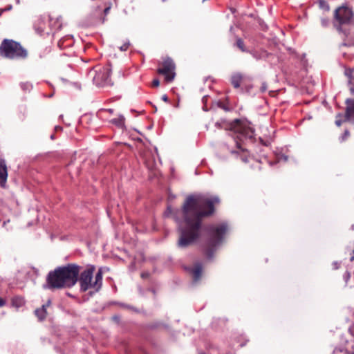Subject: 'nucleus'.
<instances>
[{"label":"nucleus","instance_id":"obj_1","mask_svg":"<svg viewBox=\"0 0 354 354\" xmlns=\"http://www.w3.org/2000/svg\"><path fill=\"white\" fill-rule=\"evenodd\" d=\"M219 203L218 196L205 198L189 195L186 197L180 209L185 226L179 228L178 248H188L200 238L203 218L212 216L215 212L214 205Z\"/></svg>","mask_w":354,"mask_h":354},{"label":"nucleus","instance_id":"obj_2","mask_svg":"<svg viewBox=\"0 0 354 354\" xmlns=\"http://www.w3.org/2000/svg\"><path fill=\"white\" fill-rule=\"evenodd\" d=\"M94 265H88L84 269L76 263L58 266L50 271L46 277L49 288H73L79 282L80 288H101L103 268L95 272Z\"/></svg>","mask_w":354,"mask_h":354},{"label":"nucleus","instance_id":"obj_3","mask_svg":"<svg viewBox=\"0 0 354 354\" xmlns=\"http://www.w3.org/2000/svg\"><path fill=\"white\" fill-rule=\"evenodd\" d=\"M227 231L226 224H220L209 227V237L203 245V252L207 259H212L217 247L223 242Z\"/></svg>","mask_w":354,"mask_h":354},{"label":"nucleus","instance_id":"obj_4","mask_svg":"<svg viewBox=\"0 0 354 354\" xmlns=\"http://www.w3.org/2000/svg\"><path fill=\"white\" fill-rule=\"evenodd\" d=\"M1 54L9 59H25L28 51L19 42L5 39L1 42Z\"/></svg>","mask_w":354,"mask_h":354},{"label":"nucleus","instance_id":"obj_5","mask_svg":"<svg viewBox=\"0 0 354 354\" xmlns=\"http://www.w3.org/2000/svg\"><path fill=\"white\" fill-rule=\"evenodd\" d=\"M250 123L245 120L235 119L232 122L221 125L220 122H216V126L221 129L224 128L239 134L245 138H252L254 136V129L250 126Z\"/></svg>","mask_w":354,"mask_h":354},{"label":"nucleus","instance_id":"obj_6","mask_svg":"<svg viewBox=\"0 0 354 354\" xmlns=\"http://www.w3.org/2000/svg\"><path fill=\"white\" fill-rule=\"evenodd\" d=\"M175 70L176 64L174 60L170 57H166L162 62L158 64L157 73L164 75L165 82H171L175 78Z\"/></svg>","mask_w":354,"mask_h":354},{"label":"nucleus","instance_id":"obj_7","mask_svg":"<svg viewBox=\"0 0 354 354\" xmlns=\"http://www.w3.org/2000/svg\"><path fill=\"white\" fill-rule=\"evenodd\" d=\"M93 80L98 86H112L113 83L110 79L111 68L109 66H97L94 68Z\"/></svg>","mask_w":354,"mask_h":354},{"label":"nucleus","instance_id":"obj_8","mask_svg":"<svg viewBox=\"0 0 354 354\" xmlns=\"http://www.w3.org/2000/svg\"><path fill=\"white\" fill-rule=\"evenodd\" d=\"M353 12L351 8L347 6H341L337 8L334 12V18L338 22L337 29L340 31L341 26L350 24L352 22Z\"/></svg>","mask_w":354,"mask_h":354},{"label":"nucleus","instance_id":"obj_9","mask_svg":"<svg viewBox=\"0 0 354 354\" xmlns=\"http://www.w3.org/2000/svg\"><path fill=\"white\" fill-rule=\"evenodd\" d=\"M51 299H48L46 302L40 308L35 310L34 314L39 322H43L47 317V308L51 305Z\"/></svg>","mask_w":354,"mask_h":354},{"label":"nucleus","instance_id":"obj_10","mask_svg":"<svg viewBox=\"0 0 354 354\" xmlns=\"http://www.w3.org/2000/svg\"><path fill=\"white\" fill-rule=\"evenodd\" d=\"M203 272V266L200 262H196L191 268L190 272L194 281H198L201 279Z\"/></svg>","mask_w":354,"mask_h":354},{"label":"nucleus","instance_id":"obj_11","mask_svg":"<svg viewBox=\"0 0 354 354\" xmlns=\"http://www.w3.org/2000/svg\"><path fill=\"white\" fill-rule=\"evenodd\" d=\"M245 77L241 73H235L230 77V82L235 88L241 86V84L245 80Z\"/></svg>","mask_w":354,"mask_h":354},{"label":"nucleus","instance_id":"obj_12","mask_svg":"<svg viewBox=\"0 0 354 354\" xmlns=\"http://www.w3.org/2000/svg\"><path fill=\"white\" fill-rule=\"evenodd\" d=\"M347 107L345 113V120L354 118V100H347Z\"/></svg>","mask_w":354,"mask_h":354},{"label":"nucleus","instance_id":"obj_13","mask_svg":"<svg viewBox=\"0 0 354 354\" xmlns=\"http://www.w3.org/2000/svg\"><path fill=\"white\" fill-rule=\"evenodd\" d=\"M25 304L26 301L22 297L15 296L11 299V306L17 309L24 306Z\"/></svg>","mask_w":354,"mask_h":354},{"label":"nucleus","instance_id":"obj_14","mask_svg":"<svg viewBox=\"0 0 354 354\" xmlns=\"http://www.w3.org/2000/svg\"><path fill=\"white\" fill-rule=\"evenodd\" d=\"M125 118L123 115H120L117 118H114L110 120V122L119 128H123L124 127Z\"/></svg>","mask_w":354,"mask_h":354},{"label":"nucleus","instance_id":"obj_15","mask_svg":"<svg viewBox=\"0 0 354 354\" xmlns=\"http://www.w3.org/2000/svg\"><path fill=\"white\" fill-rule=\"evenodd\" d=\"M8 176L7 168L4 162L1 160V187H4Z\"/></svg>","mask_w":354,"mask_h":354},{"label":"nucleus","instance_id":"obj_16","mask_svg":"<svg viewBox=\"0 0 354 354\" xmlns=\"http://www.w3.org/2000/svg\"><path fill=\"white\" fill-rule=\"evenodd\" d=\"M344 74L348 77L349 84L354 86V69L346 68Z\"/></svg>","mask_w":354,"mask_h":354},{"label":"nucleus","instance_id":"obj_17","mask_svg":"<svg viewBox=\"0 0 354 354\" xmlns=\"http://www.w3.org/2000/svg\"><path fill=\"white\" fill-rule=\"evenodd\" d=\"M353 351L351 352L347 349L336 348L333 351V354L343 353V354H354V344L351 345Z\"/></svg>","mask_w":354,"mask_h":354},{"label":"nucleus","instance_id":"obj_18","mask_svg":"<svg viewBox=\"0 0 354 354\" xmlns=\"http://www.w3.org/2000/svg\"><path fill=\"white\" fill-rule=\"evenodd\" d=\"M317 3H318V6L319 7L325 10V11H327L328 12L330 10V6H329V4L328 3V2L325 0H318L317 1Z\"/></svg>","mask_w":354,"mask_h":354},{"label":"nucleus","instance_id":"obj_19","mask_svg":"<svg viewBox=\"0 0 354 354\" xmlns=\"http://www.w3.org/2000/svg\"><path fill=\"white\" fill-rule=\"evenodd\" d=\"M330 21L328 17H322L320 18V25L323 28H326L330 26Z\"/></svg>","mask_w":354,"mask_h":354},{"label":"nucleus","instance_id":"obj_20","mask_svg":"<svg viewBox=\"0 0 354 354\" xmlns=\"http://www.w3.org/2000/svg\"><path fill=\"white\" fill-rule=\"evenodd\" d=\"M236 46L238 48H239L242 52H246L247 50L245 46L244 41L241 38H237L236 41Z\"/></svg>","mask_w":354,"mask_h":354},{"label":"nucleus","instance_id":"obj_21","mask_svg":"<svg viewBox=\"0 0 354 354\" xmlns=\"http://www.w3.org/2000/svg\"><path fill=\"white\" fill-rule=\"evenodd\" d=\"M208 354H231L230 351L227 353H221L219 349L216 347L210 348L208 351Z\"/></svg>","mask_w":354,"mask_h":354},{"label":"nucleus","instance_id":"obj_22","mask_svg":"<svg viewBox=\"0 0 354 354\" xmlns=\"http://www.w3.org/2000/svg\"><path fill=\"white\" fill-rule=\"evenodd\" d=\"M342 118H343V115L342 114H338L337 116H336V120H335V124L337 126V127H340L341 124H342V122L344 121H346L347 120H342Z\"/></svg>","mask_w":354,"mask_h":354},{"label":"nucleus","instance_id":"obj_23","mask_svg":"<svg viewBox=\"0 0 354 354\" xmlns=\"http://www.w3.org/2000/svg\"><path fill=\"white\" fill-rule=\"evenodd\" d=\"M241 158V160L243 162H248V155L246 152H244L243 151V153L240 156Z\"/></svg>","mask_w":354,"mask_h":354},{"label":"nucleus","instance_id":"obj_24","mask_svg":"<svg viewBox=\"0 0 354 354\" xmlns=\"http://www.w3.org/2000/svg\"><path fill=\"white\" fill-rule=\"evenodd\" d=\"M350 136V132L348 130H345L344 134L342 136V141L346 140Z\"/></svg>","mask_w":354,"mask_h":354},{"label":"nucleus","instance_id":"obj_25","mask_svg":"<svg viewBox=\"0 0 354 354\" xmlns=\"http://www.w3.org/2000/svg\"><path fill=\"white\" fill-rule=\"evenodd\" d=\"M35 30L39 34L42 33L44 32V28L41 26V24H39V26L37 27V24H35Z\"/></svg>","mask_w":354,"mask_h":354},{"label":"nucleus","instance_id":"obj_26","mask_svg":"<svg viewBox=\"0 0 354 354\" xmlns=\"http://www.w3.org/2000/svg\"><path fill=\"white\" fill-rule=\"evenodd\" d=\"M151 85L153 87H158L160 85V81L158 79H155L153 80Z\"/></svg>","mask_w":354,"mask_h":354},{"label":"nucleus","instance_id":"obj_27","mask_svg":"<svg viewBox=\"0 0 354 354\" xmlns=\"http://www.w3.org/2000/svg\"><path fill=\"white\" fill-rule=\"evenodd\" d=\"M267 88H268L267 84L265 82L262 83L261 88H260L261 91L265 92L267 90Z\"/></svg>","mask_w":354,"mask_h":354},{"label":"nucleus","instance_id":"obj_28","mask_svg":"<svg viewBox=\"0 0 354 354\" xmlns=\"http://www.w3.org/2000/svg\"><path fill=\"white\" fill-rule=\"evenodd\" d=\"M110 10H111V6H109L104 9V16H106L109 14Z\"/></svg>","mask_w":354,"mask_h":354},{"label":"nucleus","instance_id":"obj_29","mask_svg":"<svg viewBox=\"0 0 354 354\" xmlns=\"http://www.w3.org/2000/svg\"><path fill=\"white\" fill-rule=\"evenodd\" d=\"M129 44H124V45H122L120 47V50H123V51H125V50H127L129 48Z\"/></svg>","mask_w":354,"mask_h":354},{"label":"nucleus","instance_id":"obj_30","mask_svg":"<svg viewBox=\"0 0 354 354\" xmlns=\"http://www.w3.org/2000/svg\"><path fill=\"white\" fill-rule=\"evenodd\" d=\"M149 277V272H142L141 274V277L142 279H147Z\"/></svg>","mask_w":354,"mask_h":354},{"label":"nucleus","instance_id":"obj_31","mask_svg":"<svg viewBox=\"0 0 354 354\" xmlns=\"http://www.w3.org/2000/svg\"><path fill=\"white\" fill-rule=\"evenodd\" d=\"M88 299V297H84H84H83V298H82V299H77V301L80 303V302H82V301H87Z\"/></svg>","mask_w":354,"mask_h":354},{"label":"nucleus","instance_id":"obj_32","mask_svg":"<svg viewBox=\"0 0 354 354\" xmlns=\"http://www.w3.org/2000/svg\"><path fill=\"white\" fill-rule=\"evenodd\" d=\"M162 99L163 101H165L166 102H167L169 101V98H168V97L166 95H163L162 96Z\"/></svg>","mask_w":354,"mask_h":354},{"label":"nucleus","instance_id":"obj_33","mask_svg":"<svg viewBox=\"0 0 354 354\" xmlns=\"http://www.w3.org/2000/svg\"><path fill=\"white\" fill-rule=\"evenodd\" d=\"M6 304V301L4 299L1 298V307L5 306Z\"/></svg>","mask_w":354,"mask_h":354},{"label":"nucleus","instance_id":"obj_34","mask_svg":"<svg viewBox=\"0 0 354 354\" xmlns=\"http://www.w3.org/2000/svg\"><path fill=\"white\" fill-rule=\"evenodd\" d=\"M67 296L70 297H72V298H75V297L73 295H71V293L69 292H66V293Z\"/></svg>","mask_w":354,"mask_h":354},{"label":"nucleus","instance_id":"obj_35","mask_svg":"<svg viewBox=\"0 0 354 354\" xmlns=\"http://www.w3.org/2000/svg\"><path fill=\"white\" fill-rule=\"evenodd\" d=\"M100 289L98 288H96L95 289V291H91L89 293H90V295H92L94 292H97Z\"/></svg>","mask_w":354,"mask_h":354},{"label":"nucleus","instance_id":"obj_36","mask_svg":"<svg viewBox=\"0 0 354 354\" xmlns=\"http://www.w3.org/2000/svg\"><path fill=\"white\" fill-rule=\"evenodd\" d=\"M147 290H150L153 292V295L156 294V289L151 288V289H147Z\"/></svg>","mask_w":354,"mask_h":354},{"label":"nucleus","instance_id":"obj_37","mask_svg":"<svg viewBox=\"0 0 354 354\" xmlns=\"http://www.w3.org/2000/svg\"><path fill=\"white\" fill-rule=\"evenodd\" d=\"M100 21H101L102 23H104V21H105V17H104L102 18H100Z\"/></svg>","mask_w":354,"mask_h":354},{"label":"nucleus","instance_id":"obj_38","mask_svg":"<svg viewBox=\"0 0 354 354\" xmlns=\"http://www.w3.org/2000/svg\"><path fill=\"white\" fill-rule=\"evenodd\" d=\"M236 146L239 149H241L240 143L238 141L236 142Z\"/></svg>","mask_w":354,"mask_h":354},{"label":"nucleus","instance_id":"obj_39","mask_svg":"<svg viewBox=\"0 0 354 354\" xmlns=\"http://www.w3.org/2000/svg\"><path fill=\"white\" fill-rule=\"evenodd\" d=\"M88 289H86V288H84V289H80L81 292H84L85 291H86Z\"/></svg>","mask_w":354,"mask_h":354},{"label":"nucleus","instance_id":"obj_40","mask_svg":"<svg viewBox=\"0 0 354 354\" xmlns=\"http://www.w3.org/2000/svg\"><path fill=\"white\" fill-rule=\"evenodd\" d=\"M107 111H108V112H109L110 113H113V109H108Z\"/></svg>","mask_w":354,"mask_h":354},{"label":"nucleus","instance_id":"obj_41","mask_svg":"<svg viewBox=\"0 0 354 354\" xmlns=\"http://www.w3.org/2000/svg\"><path fill=\"white\" fill-rule=\"evenodd\" d=\"M245 344V343H244V344H241V345H240V346H243Z\"/></svg>","mask_w":354,"mask_h":354},{"label":"nucleus","instance_id":"obj_42","mask_svg":"<svg viewBox=\"0 0 354 354\" xmlns=\"http://www.w3.org/2000/svg\"><path fill=\"white\" fill-rule=\"evenodd\" d=\"M6 221H4V222H3V226H6Z\"/></svg>","mask_w":354,"mask_h":354},{"label":"nucleus","instance_id":"obj_43","mask_svg":"<svg viewBox=\"0 0 354 354\" xmlns=\"http://www.w3.org/2000/svg\"><path fill=\"white\" fill-rule=\"evenodd\" d=\"M96 10H100V7H97Z\"/></svg>","mask_w":354,"mask_h":354},{"label":"nucleus","instance_id":"obj_44","mask_svg":"<svg viewBox=\"0 0 354 354\" xmlns=\"http://www.w3.org/2000/svg\"><path fill=\"white\" fill-rule=\"evenodd\" d=\"M128 308H129L131 309H134L133 307H131V306H128Z\"/></svg>","mask_w":354,"mask_h":354},{"label":"nucleus","instance_id":"obj_45","mask_svg":"<svg viewBox=\"0 0 354 354\" xmlns=\"http://www.w3.org/2000/svg\"><path fill=\"white\" fill-rule=\"evenodd\" d=\"M199 354H205V353H200Z\"/></svg>","mask_w":354,"mask_h":354}]
</instances>
